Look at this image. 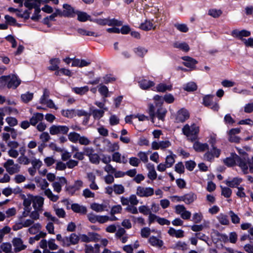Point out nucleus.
I'll return each instance as SVG.
<instances>
[{"mask_svg": "<svg viewBox=\"0 0 253 253\" xmlns=\"http://www.w3.org/2000/svg\"><path fill=\"white\" fill-rule=\"evenodd\" d=\"M140 87L142 89H147L151 86H153L155 84L152 81L143 79L138 82Z\"/></svg>", "mask_w": 253, "mask_h": 253, "instance_id": "obj_35", "label": "nucleus"}, {"mask_svg": "<svg viewBox=\"0 0 253 253\" xmlns=\"http://www.w3.org/2000/svg\"><path fill=\"white\" fill-rule=\"evenodd\" d=\"M237 165L241 169L244 174H247L250 170V159L248 156L240 157L238 156Z\"/></svg>", "mask_w": 253, "mask_h": 253, "instance_id": "obj_5", "label": "nucleus"}, {"mask_svg": "<svg viewBox=\"0 0 253 253\" xmlns=\"http://www.w3.org/2000/svg\"><path fill=\"white\" fill-rule=\"evenodd\" d=\"M211 238L213 241H215L217 242L219 240L224 243H227L228 242V236L225 234L220 233L217 231H213L211 235Z\"/></svg>", "mask_w": 253, "mask_h": 253, "instance_id": "obj_17", "label": "nucleus"}, {"mask_svg": "<svg viewBox=\"0 0 253 253\" xmlns=\"http://www.w3.org/2000/svg\"><path fill=\"white\" fill-rule=\"evenodd\" d=\"M84 251L85 253H99L100 245L98 244H94V246L85 244Z\"/></svg>", "mask_w": 253, "mask_h": 253, "instance_id": "obj_23", "label": "nucleus"}, {"mask_svg": "<svg viewBox=\"0 0 253 253\" xmlns=\"http://www.w3.org/2000/svg\"><path fill=\"white\" fill-rule=\"evenodd\" d=\"M149 243L151 246L158 248H161L163 245V242L155 236H152L149 239Z\"/></svg>", "mask_w": 253, "mask_h": 253, "instance_id": "obj_36", "label": "nucleus"}, {"mask_svg": "<svg viewBox=\"0 0 253 253\" xmlns=\"http://www.w3.org/2000/svg\"><path fill=\"white\" fill-rule=\"evenodd\" d=\"M172 86L170 84H167L164 83H160L156 86V90L158 92H164L167 90H171Z\"/></svg>", "mask_w": 253, "mask_h": 253, "instance_id": "obj_39", "label": "nucleus"}, {"mask_svg": "<svg viewBox=\"0 0 253 253\" xmlns=\"http://www.w3.org/2000/svg\"><path fill=\"white\" fill-rule=\"evenodd\" d=\"M60 60L58 58H53L50 60L51 65L48 67V69L51 71L57 70L59 69V64Z\"/></svg>", "mask_w": 253, "mask_h": 253, "instance_id": "obj_42", "label": "nucleus"}, {"mask_svg": "<svg viewBox=\"0 0 253 253\" xmlns=\"http://www.w3.org/2000/svg\"><path fill=\"white\" fill-rule=\"evenodd\" d=\"M44 199L41 196H33V207L35 210H42Z\"/></svg>", "mask_w": 253, "mask_h": 253, "instance_id": "obj_19", "label": "nucleus"}, {"mask_svg": "<svg viewBox=\"0 0 253 253\" xmlns=\"http://www.w3.org/2000/svg\"><path fill=\"white\" fill-rule=\"evenodd\" d=\"M114 192L117 195L123 194L125 191V187L122 184H115L113 185Z\"/></svg>", "mask_w": 253, "mask_h": 253, "instance_id": "obj_51", "label": "nucleus"}, {"mask_svg": "<svg viewBox=\"0 0 253 253\" xmlns=\"http://www.w3.org/2000/svg\"><path fill=\"white\" fill-rule=\"evenodd\" d=\"M151 230L150 228L145 227L141 229L140 235L142 238H147L150 235Z\"/></svg>", "mask_w": 253, "mask_h": 253, "instance_id": "obj_63", "label": "nucleus"}, {"mask_svg": "<svg viewBox=\"0 0 253 253\" xmlns=\"http://www.w3.org/2000/svg\"><path fill=\"white\" fill-rule=\"evenodd\" d=\"M182 59L184 61L183 64L188 68L193 70L195 68L196 64L198 63L197 61L189 56H183Z\"/></svg>", "mask_w": 253, "mask_h": 253, "instance_id": "obj_20", "label": "nucleus"}, {"mask_svg": "<svg viewBox=\"0 0 253 253\" xmlns=\"http://www.w3.org/2000/svg\"><path fill=\"white\" fill-rule=\"evenodd\" d=\"M72 90L76 94L82 95L85 94L89 90V88L86 85L80 87H75L72 88Z\"/></svg>", "mask_w": 253, "mask_h": 253, "instance_id": "obj_45", "label": "nucleus"}, {"mask_svg": "<svg viewBox=\"0 0 253 253\" xmlns=\"http://www.w3.org/2000/svg\"><path fill=\"white\" fill-rule=\"evenodd\" d=\"M63 16L68 17H74L76 15V11L73 7L68 4H63Z\"/></svg>", "mask_w": 253, "mask_h": 253, "instance_id": "obj_21", "label": "nucleus"}, {"mask_svg": "<svg viewBox=\"0 0 253 253\" xmlns=\"http://www.w3.org/2000/svg\"><path fill=\"white\" fill-rule=\"evenodd\" d=\"M219 222L223 225H227L229 224V220L228 218L227 215L223 214L220 213L216 217Z\"/></svg>", "mask_w": 253, "mask_h": 253, "instance_id": "obj_43", "label": "nucleus"}, {"mask_svg": "<svg viewBox=\"0 0 253 253\" xmlns=\"http://www.w3.org/2000/svg\"><path fill=\"white\" fill-rule=\"evenodd\" d=\"M182 130L183 134L187 137V139L193 142L197 138L199 132V127L195 124H193L191 126L186 124L183 126Z\"/></svg>", "mask_w": 253, "mask_h": 253, "instance_id": "obj_3", "label": "nucleus"}, {"mask_svg": "<svg viewBox=\"0 0 253 253\" xmlns=\"http://www.w3.org/2000/svg\"><path fill=\"white\" fill-rule=\"evenodd\" d=\"M167 112V109L160 106L155 112V108L153 105L150 104L149 108V113L153 121L155 117H157L159 120L164 121Z\"/></svg>", "mask_w": 253, "mask_h": 253, "instance_id": "obj_4", "label": "nucleus"}, {"mask_svg": "<svg viewBox=\"0 0 253 253\" xmlns=\"http://www.w3.org/2000/svg\"><path fill=\"white\" fill-rule=\"evenodd\" d=\"M175 155L174 154H171L167 156L166 158L165 163L167 165V167L170 168L173 165L175 162Z\"/></svg>", "mask_w": 253, "mask_h": 253, "instance_id": "obj_57", "label": "nucleus"}, {"mask_svg": "<svg viewBox=\"0 0 253 253\" xmlns=\"http://www.w3.org/2000/svg\"><path fill=\"white\" fill-rule=\"evenodd\" d=\"M238 158V155L235 153H232L229 157L223 160V163L229 167L236 166Z\"/></svg>", "mask_w": 253, "mask_h": 253, "instance_id": "obj_16", "label": "nucleus"}, {"mask_svg": "<svg viewBox=\"0 0 253 253\" xmlns=\"http://www.w3.org/2000/svg\"><path fill=\"white\" fill-rule=\"evenodd\" d=\"M170 145L171 142L169 140H167L159 142L154 141L152 143L151 147L153 150H158L160 149L163 150L170 147Z\"/></svg>", "mask_w": 253, "mask_h": 253, "instance_id": "obj_15", "label": "nucleus"}, {"mask_svg": "<svg viewBox=\"0 0 253 253\" xmlns=\"http://www.w3.org/2000/svg\"><path fill=\"white\" fill-rule=\"evenodd\" d=\"M174 27L177 30L182 33H186L189 30L188 26L185 24L176 23L174 24Z\"/></svg>", "mask_w": 253, "mask_h": 253, "instance_id": "obj_62", "label": "nucleus"}, {"mask_svg": "<svg viewBox=\"0 0 253 253\" xmlns=\"http://www.w3.org/2000/svg\"><path fill=\"white\" fill-rule=\"evenodd\" d=\"M39 184L41 189L44 190L45 195H46L51 201L55 202L58 200L59 196L58 195H54L50 189L47 188L49 184L45 179L41 180Z\"/></svg>", "mask_w": 253, "mask_h": 253, "instance_id": "obj_6", "label": "nucleus"}, {"mask_svg": "<svg viewBox=\"0 0 253 253\" xmlns=\"http://www.w3.org/2000/svg\"><path fill=\"white\" fill-rule=\"evenodd\" d=\"M203 218V215L202 212H195L192 216V221L195 223H200Z\"/></svg>", "mask_w": 253, "mask_h": 253, "instance_id": "obj_55", "label": "nucleus"}, {"mask_svg": "<svg viewBox=\"0 0 253 253\" xmlns=\"http://www.w3.org/2000/svg\"><path fill=\"white\" fill-rule=\"evenodd\" d=\"M78 117H84L86 118V121H88L90 114L83 109H75V116Z\"/></svg>", "mask_w": 253, "mask_h": 253, "instance_id": "obj_50", "label": "nucleus"}, {"mask_svg": "<svg viewBox=\"0 0 253 253\" xmlns=\"http://www.w3.org/2000/svg\"><path fill=\"white\" fill-rule=\"evenodd\" d=\"M56 239L62 247H68L71 245H77L80 241V237L75 233H72L69 236L64 237L60 234H58L56 236Z\"/></svg>", "mask_w": 253, "mask_h": 253, "instance_id": "obj_1", "label": "nucleus"}, {"mask_svg": "<svg viewBox=\"0 0 253 253\" xmlns=\"http://www.w3.org/2000/svg\"><path fill=\"white\" fill-rule=\"evenodd\" d=\"M83 181L81 180H78L75 182L73 186H69L67 190L70 193L73 194L76 191L80 190L83 187Z\"/></svg>", "mask_w": 253, "mask_h": 253, "instance_id": "obj_33", "label": "nucleus"}, {"mask_svg": "<svg viewBox=\"0 0 253 253\" xmlns=\"http://www.w3.org/2000/svg\"><path fill=\"white\" fill-rule=\"evenodd\" d=\"M213 96L207 95L203 98V104L206 106L210 107L211 109L217 111L219 108L218 104L213 101Z\"/></svg>", "mask_w": 253, "mask_h": 253, "instance_id": "obj_13", "label": "nucleus"}, {"mask_svg": "<svg viewBox=\"0 0 253 253\" xmlns=\"http://www.w3.org/2000/svg\"><path fill=\"white\" fill-rule=\"evenodd\" d=\"M91 114L92 115L95 120H100L104 115L105 111L103 110L98 109L94 107L90 108Z\"/></svg>", "mask_w": 253, "mask_h": 253, "instance_id": "obj_25", "label": "nucleus"}, {"mask_svg": "<svg viewBox=\"0 0 253 253\" xmlns=\"http://www.w3.org/2000/svg\"><path fill=\"white\" fill-rule=\"evenodd\" d=\"M71 208L73 211L78 213L84 214L87 212L86 208L78 204H73Z\"/></svg>", "mask_w": 253, "mask_h": 253, "instance_id": "obj_27", "label": "nucleus"}, {"mask_svg": "<svg viewBox=\"0 0 253 253\" xmlns=\"http://www.w3.org/2000/svg\"><path fill=\"white\" fill-rule=\"evenodd\" d=\"M108 144L107 151L109 152H113L119 149L120 146L118 143H111L109 141H106Z\"/></svg>", "mask_w": 253, "mask_h": 253, "instance_id": "obj_54", "label": "nucleus"}, {"mask_svg": "<svg viewBox=\"0 0 253 253\" xmlns=\"http://www.w3.org/2000/svg\"><path fill=\"white\" fill-rule=\"evenodd\" d=\"M242 179L240 177H234L232 179H228L226 180V184L230 187H238V186L242 182Z\"/></svg>", "mask_w": 253, "mask_h": 253, "instance_id": "obj_32", "label": "nucleus"}, {"mask_svg": "<svg viewBox=\"0 0 253 253\" xmlns=\"http://www.w3.org/2000/svg\"><path fill=\"white\" fill-rule=\"evenodd\" d=\"M0 84L9 88H16L21 84V80L15 75L3 76L0 77Z\"/></svg>", "mask_w": 253, "mask_h": 253, "instance_id": "obj_2", "label": "nucleus"}, {"mask_svg": "<svg viewBox=\"0 0 253 253\" xmlns=\"http://www.w3.org/2000/svg\"><path fill=\"white\" fill-rule=\"evenodd\" d=\"M88 158L90 162L92 164L97 165L100 162V157L97 153H94Z\"/></svg>", "mask_w": 253, "mask_h": 253, "instance_id": "obj_64", "label": "nucleus"}, {"mask_svg": "<svg viewBox=\"0 0 253 253\" xmlns=\"http://www.w3.org/2000/svg\"><path fill=\"white\" fill-rule=\"evenodd\" d=\"M3 167L6 171L10 175L14 174L20 171V166L18 164H15L12 159H8L4 164Z\"/></svg>", "mask_w": 253, "mask_h": 253, "instance_id": "obj_7", "label": "nucleus"}, {"mask_svg": "<svg viewBox=\"0 0 253 253\" xmlns=\"http://www.w3.org/2000/svg\"><path fill=\"white\" fill-rule=\"evenodd\" d=\"M43 114L40 113H34L30 119V122L32 126H35L39 122L43 119Z\"/></svg>", "mask_w": 253, "mask_h": 253, "instance_id": "obj_28", "label": "nucleus"}, {"mask_svg": "<svg viewBox=\"0 0 253 253\" xmlns=\"http://www.w3.org/2000/svg\"><path fill=\"white\" fill-rule=\"evenodd\" d=\"M183 199L186 204L190 205L197 199V195L193 192H189L183 195Z\"/></svg>", "mask_w": 253, "mask_h": 253, "instance_id": "obj_30", "label": "nucleus"}, {"mask_svg": "<svg viewBox=\"0 0 253 253\" xmlns=\"http://www.w3.org/2000/svg\"><path fill=\"white\" fill-rule=\"evenodd\" d=\"M90 208L97 212H101L103 211H107V205L105 204H98L96 203L90 205Z\"/></svg>", "mask_w": 253, "mask_h": 253, "instance_id": "obj_26", "label": "nucleus"}, {"mask_svg": "<svg viewBox=\"0 0 253 253\" xmlns=\"http://www.w3.org/2000/svg\"><path fill=\"white\" fill-rule=\"evenodd\" d=\"M30 163L31 164L32 167L36 168L39 170L40 168L42 166V161L39 159H36V158H34L31 160Z\"/></svg>", "mask_w": 253, "mask_h": 253, "instance_id": "obj_58", "label": "nucleus"}, {"mask_svg": "<svg viewBox=\"0 0 253 253\" xmlns=\"http://www.w3.org/2000/svg\"><path fill=\"white\" fill-rule=\"evenodd\" d=\"M33 98V93L29 92H27L24 94L21 95L22 100L25 102L27 103L31 101Z\"/></svg>", "mask_w": 253, "mask_h": 253, "instance_id": "obj_60", "label": "nucleus"}, {"mask_svg": "<svg viewBox=\"0 0 253 253\" xmlns=\"http://www.w3.org/2000/svg\"><path fill=\"white\" fill-rule=\"evenodd\" d=\"M42 228V225L40 223H33L30 227L28 231L30 234L34 235L37 233Z\"/></svg>", "mask_w": 253, "mask_h": 253, "instance_id": "obj_40", "label": "nucleus"}, {"mask_svg": "<svg viewBox=\"0 0 253 253\" xmlns=\"http://www.w3.org/2000/svg\"><path fill=\"white\" fill-rule=\"evenodd\" d=\"M43 0H25L24 4L25 7L29 10L35 8L36 13H40L41 9L40 8V4L42 2Z\"/></svg>", "mask_w": 253, "mask_h": 253, "instance_id": "obj_12", "label": "nucleus"}, {"mask_svg": "<svg viewBox=\"0 0 253 253\" xmlns=\"http://www.w3.org/2000/svg\"><path fill=\"white\" fill-rule=\"evenodd\" d=\"M140 28L144 31H149L154 29L156 26L153 23V20H146L144 22L142 23L140 25Z\"/></svg>", "mask_w": 253, "mask_h": 253, "instance_id": "obj_29", "label": "nucleus"}, {"mask_svg": "<svg viewBox=\"0 0 253 253\" xmlns=\"http://www.w3.org/2000/svg\"><path fill=\"white\" fill-rule=\"evenodd\" d=\"M76 14L78 16V20L81 22H85L89 20L90 17L89 15L84 12L77 11Z\"/></svg>", "mask_w": 253, "mask_h": 253, "instance_id": "obj_46", "label": "nucleus"}, {"mask_svg": "<svg viewBox=\"0 0 253 253\" xmlns=\"http://www.w3.org/2000/svg\"><path fill=\"white\" fill-rule=\"evenodd\" d=\"M112 157V161L118 163L126 164L127 162L126 157L125 155L122 156L118 152L114 153Z\"/></svg>", "mask_w": 253, "mask_h": 253, "instance_id": "obj_24", "label": "nucleus"}, {"mask_svg": "<svg viewBox=\"0 0 253 253\" xmlns=\"http://www.w3.org/2000/svg\"><path fill=\"white\" fill-rule=\"evenodd\" d=\"M98 91L104 97L108 96L109 90L106 86L103 84H100L98 88Z\"/></svg>", "mask_w": 253, "mask_h": 253, "instance_id": "obj_61", "label": "nucleus"}, {"mask_svg": "<svg viewBox=\"0 0 253 253\" xmlns=\"http://www.w3.org/2000/svg\"><path fill=\"white\" fill-rule=\"evenodd\" d=\"M79 237L82 242L89 243L98 241L100 236L98 233L95 232H89L87 235L82 234Z\"/></svg>", "mask_w": 253, "mask_h": 253, "instance_id": "obj_11", "label": "nucleus"}, {"mask_svg": "<svg viewBox=\"0 0 253 253\" xmlns=\"http://www.w3.org/2000/svg\"><path fill=\"white\" fill-rule=\"evenodd\" d=\"M80 134L76 132H71L68 135L69 140L73 143H77L79 142Z\"/></svg>", "mask_w": 253, "mask_h": 253, "instance_id": "obj_49", "label": "nucleus"}, {"mask_svg": "<svg viewBox=\"0 0 253 253\" xmlns=\"http://www.w3.org/2000/svg\"><path fill=\"white\" fill-rule=\"evenodd\" d=\"M134 53L140 57H143L147 53L148 50L144 47L138 46L133 49Z\"/></svg>", "mask_w": 253, "mask_h": 253, "instance_id": "obj_38", "label": "nucleus"}, {"mask_svg": "<svg viewBox=\"0 0 253 253\" xmlns=\"http://www.w3.org/2000/svg\"><path fill=\"white\" fill-rule=\"evenodd\" d=\"M53 210L59 218H64L66 216V212L63 208H59L57 206L54 205Z\"/></svg>", "mask_w": 253, "mask_h": 253, "instance_id": "obj_47", "label": "nucleus"}, {"mask_svg": "<svg viewBox=\"0 0 253 253\" xmlns=\"http://www.w3.org/2000/svg\"><path fill=\"white\" fill-rule=\"evenodd\" d=\"M61 114L63 116L68 118H74L75 117V109L62 110Z\"/></svg>", "mask_w": 253, "mask_h": 253, "instance_id": "obj_48", "label": "nucleus"}, {"mask_svg": "<svg viewBox=\"0 0 253 253\" xmlns=\"http://www.w3.org/2000/svg\"><path fill=\"white\" fill-rule=\"evenodd\" d=\"M193 148L197 152H203L208 149L209 146L207 143L195 142L193 144Z\"/></svg>", "mask_w": 253, "mask_h": 253, "instance_id": "obj_37", "label": "nucleus"}, {"mask_svg": "<svg viewBox=\"0 0 253 253\" xmlns=\"http://www.w3.org/2000/svg\"><path fill=\"white\" fill-rule=\"evenodd\" d=\"M149 153V151L148 152H142L140 151L137 153V156L139 158V160L143 162L144 163H146L148 161V155Z\"/></svg>", "mask_w": 253, "mask_h": 253, "instance_id": "obj_52", "label": "nucleus"}, {"mask_svg": "<svg viewBox=\"0 0 253 253\" xmlns=\"http://www.w3.org/2000/svg\"><path fill=\"white\" fill-rule=\"evenodd\" d=\"M185 90L188 91H193L197 89V85L194 82H189L187 83L183 87Z\"/></svg>", "mask_w": 253, "mask_h": 253, "instance_id": "obj_56", "label": "nucleus"}, {"mask_svg": "<svg viewBox=\"0 0 253 253\" xmlns=\"http://www.w3.org/2000/svg\"><path fill=\"white\" fill-rule=\"evenodd\" d=\"M221 151L215 146H213L210 151H207L204 155L205 160L211 162L213 160L214 157L218 158L220 154Z\"/></svg>", "mask_w": 253, "mask_h": 253, "instance_id": "obj_10", "label": "nucleus"}, {"mask_svg": "<svg viewBox=\"0 0 253 253\" xmlns=\"http://www.w3.org/2000/svg\"><path fill=\"white\" fill-rule=\"evenodd\" d=\"M31 160L28 158L25 155H20L17 159L18 163L24 165H29L31 162Z\"/></svg>", "mask_w": 253, "mask_h": 253, "instance_id": "obj_53", "label": "nucleus"}, {"mask_svg": "<svg viewBox=\"0 0 253 253\" xmlns=\"http://www.w3.org/2000/svg\"><path fill=\"white\" fill-rule=\"evenodd\" d=\"M78 32L79 34L83 36H93L95 37H97L100 36V35L97 33H95L91 31H87L82 28L78 29Z\"/></svg>", "mask_w": 253, "mask_h": 253, "instance_id": "obj_44", "label": "nucleus"}, {"mask_svg": "<svg viewBox=\"0 0 253 253\" xmlns=\"http://www.w3.org/2000/svg\"><path fill=\"white\" fill-rule=\"evenodd\" d=\"M0 251L1 253H15L12 251L11 244L7 242L3 243L0 245Z\"/></svg>", "mask_w": 253, "mask_h": 253, "instance_id": "obj_34", "label": "nucleus"}, {"mask_svg": "<svg viewBox=\"0 0 253 253\" xmlns=\"http://www.w3.org/2000/svg\"><path fill=\"white\" fill-rule=\"evenodd\" d=\"M12 243L14 247V252L15 253L24 250L27 248V246L23 244V241L20 238H13Z\"/></svg>", "mask_w": 253, "mask_h": 253, "instance_id": "obj_14", "label": "nucleus"}, {"mask_svg": "<svg viewBox=\"0 0 253 253\" xmlns=\"http://www.w3.org/2000/svg\"><path fill=\"white\" fill-rule=\"evenodd\" d=\"M189 117L188 112L184 109L179 110L176 116L175 120L177 123H182Z\"/></svg>", "mask_w": 253, "mask_h": 253, "instance_id": "obj_18", "label": "nucleus"}, {"mask_svg": "<svg viewBox=\"0 0 253 253\" xmlns=\"http://www.w3.org/2000/svg\"><path fill=\"white\" fill-rule=\"evenodd\" d=\"M173 45L174 47L179 48L184 52H188L190 49L188 44L185 42H176L173 43Z\"/></svg>", "mask_w": 253, "mask_h": 253, "instance_id": "obj_41", "label": "nucleus"}, {"mask_svg": "<svg viewBox=\"0 0 253 253\" xmlns=\"http://www.w3.org/2000/svg\"><path fill=\"white\" fill-rule=\"evenodd\" d=\"M229 214L231 218V221L233 223L238 224L240 223V217L233 211H229Z\"/></svg>", "mask_w": 253, "mask_h": 253, "instance_id": "obj_59", "label": "nucleus"}, {"mask_svg": "<svg viewBox=\"0 0 253 253\" xmlns=\"http://www.w3.org/2000/svg\"><path fill=\"white\" fill-rule=\"evenodd\" d=\"M69 130V127L66 126L52 125L49 128V133L52 135L66 134Z\"/></svg>", "mask_w": 253, "mask_h": 253, "instance_id": "obj_8", "label": "nucleus"}, {"mask_svg": "<svg viewBox=\"0 0 253 253\" xmlns=\"http://www.w3.org/2000/svg\"><path fill=\"white\" fill-rule=\"evenodd\" d=\"M154 189L150 187L138 186L136 194L140 197H148L153 195Z\"/></svg>", "mask_w": 253, "mask_h": 253, "instance_id": "obj_9", "label": "nucleus"}, {"mask_svg": "<svg viewBox=\"0 0 253 253\" xmlns=\"http://www.w3.org/2000/svg\"><path fill=\"white\" fill-rule=\"evenodd\" d=\"M231 35L234 37L238 38L243 41L244 39H243V38L250 36L251 35V32L245 30L239 31L236 29L232 31Z\"/></svg>", "mask_w": 253, "mask_h": 253, "instance_id": "obj_22", "label": "nucleus"}, {"mask_svg": "<svg viewBox=\"0 0 253 253\" xmlns=\"http://www.w3.org/2000/svg\"><path fill=\"white\" fill-rule=\"evenodd\" d=\"M168 233L170 236L177 238L184 237V231L181 229L176 230L172 227H170Z\"/></svg>", "mask_w": 253, "mask_h": 253, "instance_id": "obj_31", "label": "nucleus"}]
</instances>
